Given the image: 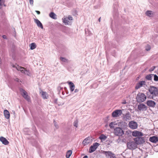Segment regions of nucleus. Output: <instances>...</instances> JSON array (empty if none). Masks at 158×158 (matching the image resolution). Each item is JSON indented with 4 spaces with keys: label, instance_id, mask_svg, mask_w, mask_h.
<instances>
[{
    "label": "nucleus",
    "instance_id": "obj_1",
    "mask_svg": "<svg viewBox=\"0 0 158 158\" xmlns=\"http://www.w3.org/2000/svg\"><path fill=\"white\" fill-rule=\"evenodd\" d=\"M127 107L126 108L123 105L122 106V110H117L114 111L112 113V116L113 118H116L123 115V119L124 120L127 121L128 119V113Z\"/></svg>",
    "mask_w": 158,
    "mask_h": 158
},
{
    "label": "nucleus",
    "instance_id": "obj_2",
    "mask_svg": "<svg viewBox=\"0 0 158 158\" xmlns=\"http://www.w3.org/2000/svg\"><path fill=\"white\" fill-rule=\"evenodd\" d=\"M10 65L12 68L16 69L18 71H20L22 73H24L25 74L27 75H29L30 74V73L27 70H26L25 68L19 66L17 64H14L11 63Z\"/></svg>",
    "mask_w": 158,
    "mask_h": 158
},
{
    "label": "nucleus",
    "instance_id": "obj_3",
    "mask_svg": "<svg viewBox=\"0 0 158 158\" xmlns=\"http://www.w3.org/2000/svg\"><path fill=\"white\" fill-rule=\"evenodd\" d=\"M148 91L150 94L152 95V98L153 99L154 97L158 95V89L154 86H150L148 89Z\"/></svg>",
    "mask_w": 158,
    "mask_h": 158
},
{
    "label": "nucleus",
    "instance_id": "obj_4",
    "mask_svg": "<svg viewBox=\"0 0 158 158\" xmlns=\"http://www.w3.org/2000/svg\"><path fill=\"white\" fill-rule=\"evenodd\" d=\"M136 98L138 102H142L146 100L147 97L144 93H139L137 94Z\"/></svg>",
    "mask_w": 158,
    "mask_h": 158
},
{
    "label": "nucleus",
    "instance_id": "obj_5",
    "mask_svg": "<svg viewBox=\"0 0 158 158\" xmlns=\"http://www.w3.org/2000/svg\"><path fill=\"white\" fill-rule=\"evenodd\" d=\"M114 132L115 135L121 136L124 134L123 130L120 127H117L114 129Z\"/></svg>",
    "mask_w": 158,
    "mask_h": 158
},
{
    "label": "nucleus",
    "instance_id": "obj_6",
    "mask_svg": "<svg viewBox=\"0 0 158 158\" xmlns=\"http://www.w3.org/2000/svg\"><path fill=\"white\" fill-rule=\"evenodd\" d=\"M102 153L107 158H115L116 157L115 154L110 151H104Z\"/></svg>",
    "mask_w": 158,
    "mask_h": 158
},
{
    "label": "nucleus",
    "instance_id": "obj_7",
    "mask_svg": "<svg viewBox=\"0 0 158 158\" xmlns=\"http://www.w3.org/2000/svg\"><path fill=\"white\" fill-rule=\"evenodd\" d=\"M134 141L136 143L137 145L143 144L145 142L144 137H137L135 138Z\"/></svg>",
    "mask_w": 158,
    "mask_h": 158
},
{
    "label": "nucleus",
    "instance_id": "obj_8",
    "mask_svg": "<svg viewBox=\"0 0 158 158\" xmlns=\"http://www.w3.org/2000/svg\"><path fill=\"white\" fill-rule=\"evenodd\" d=\"M20 91L21 93V94L23 98L28 101L30 102V98L28 95L27 93L22 89H20Z\"/></svg>",
    "mask_w": 158,
    "mask_h": 158
},
{
    "label": "nucleus",
    "instance_id": "obj_9",
    "mask_svg": "<svg viewBox=\"0 0 158 158\" xmlns=\"http://www.w3.org/2000/svg\"><path fill=\"white\" fill-rule=\"evenodd\" d=\"M100 144L98 143H95L93 144V145L91 146L89 148V152L92 153L94 152L99 146Z\"/></svg>",
    "mask_w": 158,
    "mask_h": 158
},
{
    "label": "nucleus",
    "instance_id": "obj_10",
    "mask_svg": "<svg viewBox=\"0 0 158 158\" xmlns=\"http://www.w3.org/2000/svg\"><path fill=\"white\" fill-rule=\"evenodd\" d=\"M138 127V124L136 122L131 121L129 122V127L132 129H136Z\"/></svg>",
    "mask_w": 158,
    "mask_h": 158
},
{
    "label": "nucleus",
    "instance_id": "obj_11",
    "mask_svg": "<svg viewBox=\"0 0 158 158\" xmlns=\"http://www.w3.org/2000/svg\"><path fill=\"white\" fill-rule=\"evenodd\" d=\"M138 109L140 111H144L147 110V107L145 104L141 103L138 105Z\"/></svg>",
    "mask_w": 158,
    "mask_h": 158
},
{
    "label": "nucleus",
    "instance_id": "obj_12",
    "mask_svg": "<svg viewBox=\"0 0 158 158\" xmlns=\"http://www.w3.org/2000/svg\"><path fill=\"white\" fill-rule=\"evenodd\" d=\"M132 135L134 137H141L144 135L142 133L139 131L135 130L132 132Z\"/></svg>",
    "mask_w": 158,
    "mask_h": 158
},
{
    "label": "nucleus",
    "instance_id": "obj_13",
    "mask_svg": "<svg viewBox=\"0 0 158 158\" xmlns=\"http://www.w3.org/2000/svg\"><path fill=\"white\" fill-rule=\"evenodd\" d=\"M146 104L149 107H154L156 105V103L154 101L149 100L147 102Z\"/></svg>",
    "mask_w": 158,
    "mask_h": 158
},
{
    "label": "nucleus",
    "instance_id": "obj_14",
    "mask_svg": "<svg viewBox=\"0 0 158 158\" xmlns=\"http://www.w3.org/2000/svg\"><path fill=\"white\" fill-rule=\"evenodd\" d=\"M91 142V138L89 137H88L86 138L83 140L82 142V144L84 146H85L90 143Z\"/></svg>",
    "mask_w": 158,
    "mask_h": 158
},
{
    "label": "nucleus",
    "instance_id": "obj_15",
    "mask_svg": "<svg viewBox=\"0 0 158 158\" xmlns=\"http://www.w3.org/2000/svg\"><path fill=\"white\" fill-rule=\"evenodd\" d=\"M145 81H140L135 86L136 89H138L140 88L143 86V85H145Z\"/></svg>",
    "mask_w": 158,
    "mask_h": 158
},
{
    "label": "nucleus",
    "instance_id": "obj_16",
    "mask_svg": "<svg viewBox=\"0 0 158 158\" xmlns=\"http://www.w3.org/2000/svg\"><path fill=\"white\" fill-rule=\"evenodd\" d=\"M149 140L153 143H156L158 141V137L156 136H153L150 137Z\"/></svg>",
    "mask_w": 158,
    "mask_h": 158
},
{
    "label": "nucleus",
    "instance_id": "obj_17",
    "mask_svg": "<svg viewBox=\"0 0 158 158\" xmlns=\"http://www.w3.org/2000/svg\"><path fill=\"white\" fill-rule=\"evenodd\" d=\"M0 141L3 144L5 145H7L9 143L8 140L2 136L0 137Z\"/></svg>",
    "mask_w": 158,
    "mask_h": 158
},
{
    "label": "nucleus",
    "instance_id": "obj_18",
    "mask_svg": "<svg viewBox=\"0 0 158 158\" xmlns=\"http://www.w3.org/2000/svg\"><path fill=\"white\" fill-rule=\"evenodd\" d=\"M34 21L39 27L41 28V29L43 28V27L42 23L38 19H34Z\"/></svg>",
    "mask_w": 158,
    "mask_h": 158
},
{
    "label": "nucleus",
    "instance_id": "obj_19",
    "mask_svg": "<svg viewBox=\"0 0 158 158\" xmlns=\"http://www.w3.org/2000/svg\"><path fill=\"white\" fill-rule=\"evenodd\" d=\"M68 84L70 85V90L71 92H73L75 89L74 84L71 81L68 82Z\"/></svg>",
    "mask_w": 158,
    "mask_h": 158
},
{
    "label": "nucleus",
    "instance_id": "obj_20",
    "mask_svg": "<svg viewBox=\"0 0 158 158\" xmlns=\"http://www.w3.org/2000/svg\"><path fill=\"white\" fill-rule=\"evenodd\" d=\"M63 22L65 24V25H68L69 24L70 22L69 21V20L67 18V17H66L62 19Z\"/></svg>",
    "mask_w": 158,
    "mask_h": 158
},
{
    "label": "nucleus",
    "instance_id": "obj_21",
    "mask_svg": "<svg viewBox=\"0 0 158 158\" xmlns=\"http://www.w3.org/2000/svg\"><path fill=\"white\" fill-rule=\"evenodd\" d=\"M4 114L6 118L9 119L10 118V113L7 110H5L4 111Z\"/></svg>",
    "mask_w": 158,
    "mask_h": 158
},
{
    "label": "nucleus",
    "instance_id": "obj_22",
    "mask_svg": "<svg viewBox=\"0 0 158 158\" xmlns=\"http://www.w3.org/2000/svg\"><path fill=\"white\" fill-rule=\"evenodd\" d=\"M145 14L147 16L150 17L153 16L154 15V12L151 10L147 11Z\"/></svg>",
    "mask_w": 158,
    "mask_h": 158
},
{
    "label": "nucleus",
    "instance_id": "obj_23",
    "mask_svg": "<svg viewBox=\"0 0 158 158\" xmlns=\"http://www.w3.org/2000/svg\"><path fill=\"white\" fill-rule=\"evenodd\" d=\"M41 95L43 98L44 99H47L48 97V94L45 92H42Z\"/></svg>",
    "mask_w": 158,
    "mask_h": 158
},
{
    "label": "nucleus",
    "instance_id": "obj_24",
    "mask_svg": "<svg viewBox=\"0 0 158 158\" xmlns=\"http://www.w3.org/2000/svg\"><path fill=\"white\" fill-rule=\"evenodd\" d=\"M49 16L53 19H57L56 15L53 12H52L50 13Z\"/></svg>",
    "mask_w": 158,
    "mask_h": 158
},
{
    "label": "nucleus",
    "instance_id": "obj_25",
    "mask_svg": "<svg viewBox=\"0 0 158 158\" xmlns=\"http://www.w3.org/2000/svg\"><path fill=\"white\" fill-rule=\"evenodd\" d=\"M107 138V137L103 134H102L99 137V139H100L102 141L105 140Z\"/></svg>",
    "mask_w": 158,
    "mask_h": 158
},
{
    "label": "nucleus",
    "instance_id": "obj_26",
    "mask_svg": "<svg viewBox=\"0 0 158 158\" xmlns=\"http://www.w3.org/2000/svg\"><path fill=\"white\" fill-rule=\"evenodd\" d=\"M30 49L31 50L34 49L36 47V45L34 43H31L30 44Z\"/></svg>",
    "mask_w": 158,
    "mask_h": 158
},
{
    "label": "nucleus",
    "instance_id": "obj_27",
    "mask_svg": "<svg viewBox=\"0 0 158 158\" xmlns=\"http://www.w3.org/2000/svg\"><path fill=\"white\" fill-rule=\"evenodd\" d=\"M72 151L71 150L68 151L66 153V157L67 158H69L72 154Z\"/></svg>",
    "mask_w": 158,
    "mask_h": 158
},
{
    "label": "nucleus",
    "instance_id": "obj_28",
    "mask_svg": "<svg viewBox=\"0 0 158 158\" xmlns=\"http://www.w3.org/2000/svg\"><path fill=\"white\" fill-rule=\"evenodd\" d=\"M153 74L148 75L146 77V79L148 80H151L152 77L153 76Z\"/></svg>",
    "mask_w": 158,
    "mask_h": 158
},
{
    "label": "nucleus",
    "instance_id": "obj_29",
    "mask_svg": "<svg viewBox=\"0 0 158 158\" xmlns=\"http://www.w3.org/2000/svg\"><path fill=\"white\" fill-rule=\"evenodd\" d=\"M60 60L63 62L65 63H68V60L67 59L63 57H60Z\"/></svg>",
    "mask_w": 158,
    "mask_h": 158
},
{
    "label": "nucleus",
    "instance_id": "obj_30",
    "mask_svg": "<svg viewBox=\"0 0 158 158\" xmlns=\"http://www.w3.org/2000/svg\"><path fill=\"white\" fill-rule=\"evenodd\" d=\"M130 146L133 149H135L137 146V144L135 142H132L131 143Z\"/></svg>",
    "mask_w": 158,
    "mask_h": 158
},
{
    "label": "nucleus",
    "instance_id": "obj_31",
    "mask_svg": "<svg viewBox=\"0 0 158 158\" xmlns=\"http://www.w3.org/2000/svg\"><path fill=\"white\" fill-rule=\"evenodd\" d=\"M115 122H112L110 123L109 124V126L110 128H113L114 127V126L115 125Z\"/></svg>",
    "mask_w": 158,
    "mask_h": 158
},
{
    "label": "nucleus",
    "instance_id": "obj_32",
    "mask_svg": "<svg viewBox=\"0 0 158 158\" xmlns=\"http://www.w3.org/2000/svg\"><path fill=\"white\" fill-rule=\"evenodd\" d=\"M78 120H76L73 123V125L74 126L76 127H78Z\"/></svg>",
    "mask_w": 158,
    "mask_h": 158
},
{
    "label": "nucleus",
    "instance_id": "obj_33",
    "mask_svg": "<svg viewBox=\"0 0 158 158\" xmlns=\"http://www.w3.org/2000/svg\"><path fill=\"white\" fill-rule=\"evenodd\" d=\"M153 76L154 77V80L155 81H158V76L156 75L153 74Z\"/></svg>",
    "mask_w": 158,
    "mask_h": 158
},
{
    "label": "nucleus",
    "instance_id": "obj_34",
    "mask_svg": "<svg viewBox=\"0 0 158 158\" xmlns=\"http://www.w3.org/2000/svg\"><path fill=\"white\" fill-rule=\"evenodd\" d=\"M151 49V47L149 45H148L145 47V50L147 51H149Z\"/></svg>",
    "mask_w": 158,
    "mask_h": 158
},
{
    "label": "nucleus",
    "instance_id": "obj_35",
    "mask_svg": "<svg viewBox=\"0 0 158 158\" xmlns=\"http://www.w3.org/2000/svg\"><path fill=\"white\" fill-rule=\"evenodd\" d=\"M54 126L56 128H58L59 127V126H58V124H57L54 121Z\"/></svg>",
    "mask_w": 158,
    "mask_h": 158
},
{
    "label": "nucleus",
    "instance_id": "obj_36",
    "mask_svg": "<svg viewBox=\"0 0 158 158\" xmlns=\"http://www.w3.org/2000/svg\"><path fill=\"white\" fill-rule=\"evenodd\" d=\"M67 18L69 20H73V17L70 15L68 17H67Z\"/></svg>",
    "mask_w": 158,
    "mask_h": 158
},
{
    "label": "nucleus",
    "instance_id": "obj_37",
    "mask_svg": "<svg viewBox=\"0 0 158 158\" xmlns=\"http://www.w3.org/2000/svg\"><path fill=\"white\" fill-rule=\"evenodd\" d=\"M30 4L32 5H33V0H29Z\"/></svg>",
    "mask_w": 158,
    "mask_h": 158
},
{
    "label": "nucleus",
    "instance_id": "obj_38",
    "mask_svg": "<svg viewBox=\"0 0 158 158\" xmlns=\"http://www.w3.org/2000/svg\"><path fill=\"white\" fill-rule=\"evenodd\" d=\"M57 99L55 98L53 100V102L54 103L57 104Z\"/></svg>",
    "mask_w": 158,
    "mask_h": 158
},
{
    "label": "nucleus",
    "instance_id": "obj_39",
    "mask_svg": "<svg viewBox=\"0 0 158 158\" xmlns=\"http://www.w3.org/2000/svg\"><path fill=\"white\" fill-rule=\"evenodd\" d=\"M122 103L123 104H125L127 103V102L125 100H123V101L122 102Z\"/></svg>",
    "mask_w": 158,
    "mask_h": 158
},
{
    "label": "nucleus",
    "instance_id": "obj_40",
    "mask_svg": "<svg viewBox=\"0 0 158 158\" xmlns=\"http://www.w3.org/2000/svg\"><path fill=\"white\" fill-rule=\"evenodd\" d=\"M14 80L17 82H19V79L17 78H14Z\"/></svg>",
    "mask_w": 158,
    "mask_h": 158
},
{
    "label": "nucleus",
    "instance_id": "obj_41",
    "mask_svg": "<svg viewBox=\"0 0 158 158\" xmlns=\"http://www.w3.org/2000/svg\"><path fill=\"white\" fill-rule=\"evenodd\" d=\"M2 37L3 38V39H7L6 36L5 35H2Z\"/></svg>",
    "mask_w": 158,
    "mask_h": 158
},
{
    "label": "nucleus",
    "instance_id": "obj_42",
    "mask_svg": "<svg viewBox=\"0 0 158 158\" xmlns=\"http://www.w3.org/2000/svg\"><path fill=\"white\" fill-rule=\"evenodd\" d=\"M79 91V90L77 89H76L75 90V91H74V92L75 93H77V92H78Z\"/></svg>",
    "mask_w": 158,
    "mask_h": 158
},
{
    "label": "nucleus",
    "instance_id": "obj_43",
    "mask_svg": "<svg viewBox=\"0 0 158 158\" xmlns=\"http://www.w3.org/2000/svg\"><path fill=\"white\" fill-rule=\"evenodd\" d=\"M38 14V15H39L40 14V11H37V10H36L35 11Z\"/></svg>",
    "mask_w": 158,
    "mask_h": 158
},
{
    "label": "nucleus",
    "instance_id": "obj_44",
    "mask_svg": "<svg viewBox=\"0 0 158 158\" xmlns=\"http://www.w3.org/2000/svg\"><path fill=\"white\" fill-rule=\"evenodd\" d=\"M2 7V1L1 0H0V8Z\"/></svg>",
    "mask_w": 158,
    "mask_h": 158
},
{
    "label": "nucleus",
    "instance_id": "obj_45",
    "mask_svg": "<svg viewBox=\"0 0 158 158\" xmlns=\"http://www.w3.org/2000/svg\"><path fill=\"white\" fill-rule=\"evenodd\" d=\"M98 21L100 22L101 21V17H100L98 19Z\"/></svg>",
    "mask_w": 158,
    "mask_h": 158
},
{
    "label": "nucleus",
    "instance_id": "obj_46",
    "mask_svg": "<svg viewBox=\"0 0 158 158\" xmlns=\"http://www.w3.org/2000/svg\"><path fill=\"white\" fill-rule=\"evenodd\" d=\"M127 147H128V143H127Z\"/></svg>",
    "mask_w": 158,
    "mask_h": 158
},
{
    "label": "nucleus",
    "instance_id": "obj_47",
    "mask_svg": "<svg viewBox=\"0 0 158 158\" xmlns=\"http://www.w3.org/2000/svg\"><path fill=\"white\" fill-rule=\"evenodd\" d=\"M135 92V91H133L132 92V93H134Z\"/></svg>",
    "mask_w": 158,
    "mask_h": 158
},
{
    "label": "nucleus",
    "instance_id": "obj_48",
    "mask_svg": "<svg viewBox=\"0 0 158 158\" xmlns=\"http://www.w3.org/2000/svg\"><path fill=\"white\" fill-rule=\"evenodd\" d=\"M129 144L130 143V141L129 142Z\"/></svg>",
    "mask_w": 158,
    "mask_h": 158
}]
</instances>
